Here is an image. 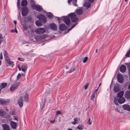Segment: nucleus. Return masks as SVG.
<instances>
[{
  "instance_id": "obj_1",
  "label": "nucleus",
  "mask_w": 130,
  "mask_h": 130,
  "mask_svg": "<svg viewBox=\"0 0 130 130\" xmlns=\"http://www.w3.org/2000/svg\"><path fill=\"white\" fill-rule=\"evenodd\" d=\"M62 20L67 25H69L70 23V18L72 22H76L78 21V18L74 13H71L68 15V16H64L62 17Z\"/></svg>"
},
{
  "instance_id": "obj_2",
  "label": "nucleus",
  "mask_w": 130,
  "mask_h": 130,
  "mask_svg": "<svg viewBox=\"0 0 130 130\" xmlns=\"http://www.w3.org/2000/svg\"><path fill=\"white\" fill-rule=\"evenodd\" d=\"M20 85V83L16 82L12 84L11 86L10 90L11 92H13L15 91Z\"/></svg>"
},
{
  "instance_id": "obj_3",
  "label": "nucleus",
  "mask_w": 130,
  "mask_h": 130,
  "mask_svg": "<svg viewBox=\"0 0 130 130\" xmlns=\"http://www.w3.org/2000/svg\"><path fill=\"white\" fill-rule=\"evenodd\" d=\"M38 18L40 21L42 23H45L46 22V17L45 15L43 14L40 15Z\"/></svg>"
},
{
  "instance_id": "obj_4",
  "label": "nucleus",
  "mask_w": 130,
  "mask_h": 130,
  "mask_svg": "<svg viewBox=\"0 0 130 130\" xmlns=\"http://www.w3.org/2000/svg\"><path fill=\"white\" fill-rule=\"evenodd\" d=\"M22 14L23 16H26L28 12V9L27 7H24L21 8Z\"/></svg>"
},
{
  "instance_id": "obj_5",
  "label": "nucleus",
  "mask_w": 130,
  "mask_h": 130,
  "mask_svg": "<svg viewBox=\"0 0 130 130\" xmlns=\"http://www.w3.org/2000/svg\"><path fill=\"white\" fill-rule=\"evenodd\" d=\"M82 7H78L77 9H76L74 12H76L77 15H80L85 14V13H83V10H82Z\"/></svg>"
},
{
  "instance_id": "obj_6",
  "label": "nucleus",
  "mask_w": 130,
  "mask_h": 130,
  "mask_svg": "<svg viewBox=\"0 0 130 130\" xmlns=\"http://www.w3.org/2000/svg\"><path fill=\"white\" fill-rule=\"evenodd\" d=\"M45 29L43 28H40L36 29L35 31L36 33L38 34H42L45 32Z\"/></svg>"
},
{
  "instance_id": "obj_7",
  "label": "nucleus",
  "mask_w": 130,
  "mask_h": 130,
  "mask_svg": "<svg viewBox=\"0 0 130 130\" xmlns=\"http://www.w3.org/2000/svg\"><path fill=\"white\" fill-rule=\"evenodd\" d=\"M50 28L52 30L54 31L57 30V26L54 23H52L50 24Z\"/></svg>"
},
{
  "instance_id": "obj_8",
  "label": "nucleus",
  "mask_w": 130,
  "mask_h": 130,
  "mask_svg": "<svg viewBox=\"0 0 130 130\" xmlns=\"http://www.w3.org/2000/svg\"><path fill=\"white\" fill-rule=\"evenodd\" d=\"M23 101L22 96H21L17 100L18 103L20 107H22L23 106Z\"/></svg>"
},
{
  "instance_id": "obj_9",
  "label": "nucleus",
  "mask_w": 130,
  "mask_h": 130,
  "mask_svg": "<svg viewBox=\"0 0 130 130\" xmlns=\"http://www.w3.org/2000/svg\"><path fill=\"white\" fill-rule=\"evenodd\" d=\"M123 76L121 74H118L117 75L118 80L121 83H122L123 82Z\"/></svg>"
},
{
  "instance_id": "obj_10",
  "label": "nucleus",
  "mask_w": 130,
  "mask_h": 130,
  "mask_svg": "<svg viewBox=\"0 0 130 130\" xmlns=\"http://www.w3.org/2000/svg\"><path fill=\"white\" fill-rule=\"evenodd\" d=\"M32 7L35 8V9L38 11H41V9H42L41 7L37 6L36 4H32L31 5Z\"/></svg>"
},
{
  "instance_id": "obj_11",
  "label": "nucleus",
  "mask_w": 130,
  "mask_h": 130,
  "mask_svg": "<svg viewBox=\"0 0 130 130\" xmlns=\"http://www.w3.org/2000/svg\"><path fill=\"white\" fill-rule=\"evenodd\" d=\"M67 26L64 24H61L60 25V29L62 31L64 30L67 29Z\"/></svg>"
},
{
  "instance_id": "obj_12",
  "label": "nucleus",
  "mask_w": 130,
  "mask_h": 130,
  "mask_svg": "<svg viewBox=\"0 0 130 130\" xmlns=\"http://www.w3.org/2000/svg\"><path fill=\"white\" fill-rule=\"evenodd\" d=\"M123 108L125 110L130 111V106L127 104L124 105H123Z\"/></svg>"
},
{
  "instance_id": "obj_13",
  "label": "nucleus",
  "mask_w": 130,
  "mask_h": 130,
  "mask_svg": "<svg viewBox=\"0 0 130 130\" xmlns=\"http://www.w3.org/2000/svg\"><path fill=\"white\" fill-rule=\"evenodd\" d=\"M126 67L124 65H122L120 68V71L122 73L125 72L126 70Z\"/></svg>"
},
{
  "instance_id": "obj_14",
  "label": "nucleus",
  "mask_w": 130,
  "mask_h": 130,
  "mask_svg": "<svg viewBox=\"0 0 130 130\" xmlns=\"http://www.w3.org/2000/svg\"><path fill=\"white\" fill-rule=\"evenodd\" d=\"M9 101L8 100L5 101V100L3 99H0V105H2L3 104H8Z\"/></svg>"
},
{
  "instance_id": "obj_15",
  "label": "nucleus",
  "mask_w": 130,
  "mask_h": 130,
  "mask_svg": "<svg viewBox=\"0 0 130 130\" xmlns=\"http://www.w3.org/2000/svg\"><path fill=\"white\" fill-rule=\"evenodd\" d=\"M125 97L127 99L130 98V91L127 90L125 92L124 94Z\"/></svg>"
},
{
  "instance_id": "obj_16",
  "label": "nucleus",
  "mask_w": 130,
  "mask_h": 130,
  "mask_svg": "<svg viewBox=\"0 0 130 130\" xmlns=\"http://www.w3.org/2000/svg\"><path fill=\"white\" fill-rule=\"evenodd\" d=\"M7 83H2L0 84V93L2 90L3 88L6 87L7 86Z\"/></svg>"
},
{
  "instance_id": "obj_17",
  "label": "nucleus",
  "mask_w": 130,
  "mask_h": 130,
  "mask_svg": "<svg viewBox=\"0 0 130 130\" xmlns=\"http://www.w3.org/2000/svg\"><path fill=\"white\" fill-rule=\"evenodd\" d=\"M10 125L11 127L13 129H15L17 128V123L13 121H11Z\"/></svg>"
},
{
  "instance_id": "obj_18",
  "label": "nucleus",
  "mask_w": 130,
  "mask_h": 130,
  "mask_svg": "<svg viewBox=\"0 0 130 130\" xmlns=\"http://www.w3.org/2000/svg\"><path fill=\"white\" fill-rule=\"evenodd\" d=\"M113 90L115 92H118L120 91V89L118 85H115L114 87Z\"/></svg>"
},
{
  "instance_id": "obj_19",
  "label": "nucleus",
  "mask_w": 130,
  "mask_h": 130,
  "mask_svg": "<svg viewBox=\"0 0 130 130\" xmlns=\"http://www.w3.org/2000/svg\"><path fill=\"white\" fill-rule=\"evenodd\" d=\"M23 98L24 101L26 102H27L28 101V94L26 92L25 94L24 95V96L23 97Z\"/></svg>"
},
{
  "instance_id": "obj_20",
  "label": "nucleus",
  "mask_w": 130,
  "mask_h": 130,
  "mask_svg": "<svg viewBox=\"0 0 130 130\" xmlns=\"http://www.w3.org/2000/svg\"><path fill=\"white\" fill-rule=\"evenodd\" d=\"M83 6L84 7H87L86 9L87 10H88V8H89L91 6V4L89 3L85 2Z\"/></svg>"
},
{
  "instance_id": "obj_21",
  "label": "nucleus",
  "mask_w": 130,
  "mask_h": 130,
  "mask_svg": "<svg viewBox=\"0 0 130 130\" xmlns=\"http://www.w3.org/2000/svg\"><path fill=\"white\" fill-rule=\"evenodd\" d=\"M125 101V99L124 98H120L118 99V102L120 104L123 103Z\"/></svg>"
},
{
  "instance_id": "obj_22",
  "label": "nucleus",
  "mask_w": 130,
  "mask_h": 130,
  "mask_svg": "<svg viewBox=\"0 0 130 130\" xmlns=\"http://www.w3.org/2000/svg\"><path fill=\"white\" fill-rule=\"evenodd\" d=\"M4 130H10L8 125L7 124H4L2 125Z\"/></svg>"
},
{
  "instance_id": "obj_23",
  "label": "nucleus",
  "mask_w": 130,
  "mask_h": 130,
  "mask_svg": "<svg viewBox=\"0 0 130 130\" xmlns=\"http://www.w3.org/2000/svg\"><path fill=\"white\" fill-rule=\"evenodd\" d=\"M22 71L25 72L26 71L27 69V66L25 64H24L22 66Z\"/></svg>"
},
{
  "instance_id": "obj_24",
  "label": "nucleus",
  "mask_w": 130,
  "mask_h": 130,
  "mask_svg": "<svg viewBox=\"0 0 130 130\" xmlns=\"http://www.w3.org/2000/svg\"><path fill=\"white\" fill-rule=\"evenodd\" d=\"M27 2L26 0H22L21 2V5L22 6H25L27 5Z\"/></svg>"
},
{
  "instance_id": "obj_25",
  "label": "nucleus",
  "mask_w": 130,
  "mask_h": 130,
  "mask_svg": "<svg viewBox=\"0 0 130 130\" xmlns=\"http://www.w3.org/2000/svg\"><path fill=\"white\" fill-rule=\"evenodd\" d=\"M46 37L44 35H43L41 36H37L35 37V39L36 40H39L40 38H43Z\"/></svg>"
},
{
  "instance_id": "obj_26",
  "label": "nucleus",
  "mask_w": 130,
  "mask_h": 130,
  "mask_svg": "<svg viewBox=\"0 0 130 130\" xmlns=\"http://www.w3.org/2000/svg\"><path fill=\"white\" fill-rule=\"evenodd\" d=\"M124 93V92L122 91L119 92L117 94V96L120 98H121L123 95Z\"/></svg>"
},
{
  "instance_id": "obj_27",
  "label": "nucleus",
  "mask_w": 130,
  "mask_h": 130,
  "mask_svg": "<svg viewBox=\"0 0 130 130\" xmlns=\"http://www.w3.org/2000/svg\"><path fill=\"white\" fill-rule=\"evenodd\" d=\"M46 14L48 17L50 19H52L53 17V14L50 12L47 13Z\"/></svg>"
},
{
  "instance_id": "obj_28",
  "label": "nucleus",
  "mask_w": 130,
  "mask_h": 130,
  "mask_svg": "<svg viewBox=\"0 0 130 130\" xmlns=\"http://www.w3.org/2000/svg\"><path fill=\"white\" fill-rule=\"evenodd\" d=\"M14 73H13L10 78L11 81L14 82L16 80L15 77L13 76Z\"/></svg>"
},
{
  "instance_id": "obj_29",
  "label": "nucleus",
  "mask_w": 130,
  "mask_h": 130,
  "mask_svg": "<svg viewBox=\"0 0 130 130\" xmlns=\"http://www.w3.org/2000/svg\"><path fill=\"white\" fill-rule=\"evenodd\" d=\"M77 0H72V4L74 6L78 7V5L77 4Z\"/></svg>"
},
{
  "instance_id": "obj_30",
  "label": "nucleus",
  "mask_w": 130,
  "mask_h": 130,
  "mask_svg": "<svg viewBox=\"0 0 130 130\" xmlns=\"http://www.w3.org/2000/svg\"><path fill=\"white\" fill-rule=\"evenodd\" d=\"M75 66L73 65L72 68L70 70V71L68 72V73H71V72L74 71L75 70Z\"/></svg>"
},
{
  "instance_id": "obj_31",
  "label": "nucleus",
  "mask_w": 130,
  "mask_h": 130,
  "mask_svg": "<svg viewBox=\"0 0 130 130\" xmlns=\"http://www.w3.org/2000/svg\"><path fill=\"white\" fill-rule=\"evenodd\" d=\"M78 118H75L74 119V121L72 123L74 125H75L77 124L78 121Z\"/></svg>"
},
{
  "instance_id": "obj_32",
  "label": "nucleus",
  "mask_w": 130,
  "mask_h": 130,
  "mask_svg": "<svg viewBox=\"0 0 130 130\" xmlns=\"http://www.w3.org/2000/svg\"><path fill=\"white\" fill-rule=\"evenodd\" d=\"M9 65L11 66L12 67H13L14 66L13 62V61H11L10 60L7 62Z\"/></svg>"
},
{
  "instance_id": "obj_33",
  "label": "nucleus",
  "mask_w": 130,
  "mask_h": 130,
  "mask_svg": "<svg viewBox=\"0 0 130 130\" xmlns=\"http://www.w3.org/2000/svg\"><path fill=\"white\" fill-rule=\"evenodd\" d=\"M35 23L36 25L38 26H40L42 25L41 23L39 21H36Z\"/></svg>"
},
{
  "instance_id": "obj_34",
  "label": "nucleus",
  "mask_w": 130,
  "mask_h": 130,
  "mask_svg": "<svg viewBox=\"0 0 130 130\" xmlns=\"http://www.w3.org/2000/svg\"><path fill=\"white\" fill-rule=\"evenodd\" d=\"M114 103L115 104H116V105H118V99L116 97L115 98Z\"/></svg>"
},
{
  "instance_id": "obj_35",
  "label": "nucleus",
  "mask_w": 130,
  "mask_h": 130,
  "mask_svg": "<svg viewBox=\"0 0 130 130\" xmlns=\"http://www.w3.org/2000/svg\"><path fill=\"white\" fill-rule=\"evenodd\" d=\"M83 125H79L77 127V128L79 130H81L83 128Z\"/></svg>"
},
{
  "instance_id": "obj_36",
  "label": "nucleus",
  "mask_w": 130,
  "mask_h": 130,
  "mask_svg": "<svg viewBox=\"0 0 130 130\" xmlns=\"http://www.w3.org/2000/svg\"><path fill=\"white\" fill-rule=\"evenodd\" d=\"M4 57L5 60L7 63L9 61H10V59L9 57H8V56Z\"/></svg>"
},
{
  "instance_id": "obj_37",
  "label": "nucleus",
  "mask_w": 130,
  "mask_h": 130,
  "mask_svg": "<svg viewBox=\"0 0 130 130\" xmlns=\"http://www.w3.org/2000/svg\"><path fill=\"white\" fill-rule=\"evenodd\" d=\"M55 114L56 115H58L59 114H60L61 115H62V114L61 113V112L59 110L57 111L56 112V114Z\"/></svg>"
},
{
  "instance_id": "obj_38",
  "label": "nucleus",
  "mask_w": 130,
  "mask_h": 130,
  "mask_svg": "<svg viewBox=\"0 0 130 130\" xmlns=\"http://www.w3.org/2000/svg\"><path fill=\"white\" fill-rule=\"evenodd\" d=\"M4 111L2 109H0V116H3L4 115L3 112Z\"/></svg>"
},
{
  "instance_id": "obj_39",
  "label": "nucleus",
  "mask_w": 130,
  "mask_h": 130,
  "mask_svg": "<svg viewBox=\"0 0 130 130\" xmlns=\"http://www.w3.org/2000/svg\"><path fill=\"white\" fill-rule=\"evenodd\" d=\"M88 59V57H85L83 60V62L84 63H85L86 62Z\"/></svg>"
},
{
  "instance_id": "obj_40",
  "label": "nucleus",
  "mask_w": 130,
  "mask_h": 130,
  "mask_svg": "<svg viewBox=\"0 0 130 130\" xmlns=\"http://www.w3.org/2000/svg\"><path fill=\"white\" fill-rule=\"evenodd\" d=\"M4 57H6L8 56V55L7 53L4 50Z\"/></svg>"
},
{
  "instance_id": "obj_41",
  "label": "nucleus",
  "mask_w": 130,
  "mask_h": 130,
  "mask_svg": "<svg viewBox=\"0 0 130 130\" xmlns=\"http://www.w3.org/2000/svg\"><path fill=\"white\" fill-rule=\"evenodd\" d=\"M20 0H17V6L19 9L20 8Z\"/></svg>"
},
{
  "instance_id": "obj_42",
  "label": "nucleus",
  "mask_w": 130,
  "mask_h": 130,
  "mask_svg": "<svg viewBox=\"0 0 130 130\" xmlns=\"http://www.w3.org/2000/svg\"><path fill=\"white\" fill-rule=\"evenodd\" d=\"M21 74L20 73H19L17 76V79H19L21 78Z\"/></svg>"
},
{
  "instance_id": "obj_43",
  "label": "nucleus",
  "mask_w": 130,
  "mask_h": 130,
  "mask_svg": "<svg viewBox=\"0 0 130 130\" xmlns=\"http://www.w3.org/2000/svg\"><path fill=\"white\" fill-rule=\"evenodd\" d=\"M18 59L20 61L23 62V61L24 60V59L23 58H18Z\"/></svg>"
},
{
  "instance_id": "obj_44",
  "label": "nucleus",
  "mask_w": 130,
  "mask_h": 130,
  "mask_svg": "<svg viewBox=\"0 0 130 130\" xmlns=\"http://www.w3.org/2000/svg\"><path fill=\"white\" fill-rule=\"evenodd\" d=\"M95 98V94H92L91 96V100H92Z\"/></svg>"
},
{
  "instance_id": "obj_45",
  "label": "nucleus",
  "mask_w": 130,
  "mask_h": 130,
  "mask_svg": "<svg viewBox=\"0 0 130 130\" xmlns=\"http://www.w3.org/2000/svg\"><path fill=\"white\" fill-rule=\"evenodd\" d=\"M23 28L25 30H27L28 29L26 25H23Z\"/></svg>"
},
{
  "instance_id": "obj_46",
  "label": "nucleus",
  "mask_w": 130,
  "mask_h": 130,
  "mask_svg": "<svg viewBox=\"0 0 130 130\" xmlns=\"http://www.w3.org/2000/svg\"><path fill=\"white\" fill-rule=\"evenodd\" d=\"M98 89V88H97V89L95 90L93 92L92 94H95L96 93V92Z\"/></svg>"
},
{
  "instance_id": "obj_47",
  "label": "nucleus",
  "mask_w": 130,
  "mask_h": 130,
  "mask_svg": "<svg viewBox=\"0 0 130 130\" xmlns=\"http://www.w3.org/2000/svg\"><path fill=\"white\" fill-rule=\"evenodd\" d=\"M15 112L14 110H12L10 112V114L11 115H14V114Z\"/></svg>"
},
{
  "instance_id": "obj_48",
  "label": "nucleus",
  "mask_w": 130,
  "mask_h": 130,
  "mask_svg": "<svg viewBox=\"0 0 130 130\" xmlns=\"http://www.w3.org/2000/svg\"><path fill=\"white\" fill-rule=\"evenodd\" d=\"M15 31L14 29H12L11 30V31L12 32H16L17 33V30L16 29H15Z\"/></svg>"
},
{
  "instance_id": "obj_49",
  "label": "nucleus",
  "mask_w": 130,
  "mask_h": 130,
  "mask_svg": "<svg viewBox=\"0 0 130 130\" xmlns=\"http://www.w3.org/2000/svg\"><path fill=\"white\" fill-rule=\"evenodd\" d=\"M88 86V84H87L84 86V88L85 89H87Z\"/></svg>"
},
{
  "instance_id": "obj_50",
  "label": "nucleus",
  "mask_w": 130,
  "mask_h": 130,
  "mask_svg": "<svg viewBox=\"0 0 130 130\" xmlns=\"http://www.w3.org/2000/svg\"><path fill=\"white\" fill-rule=\"evenodd\" d=\"M90 119L89 118L88 121V123L89 125H91V123L90 122Z\"/></svg>"
},
{
  "instance_id": "obj_51",
  "label": "nucleus",
  "mask_w": 130,
  "mask_h": 130,
  "mask_svg": "<svg viewBox=\"0 0 130 130\" xmlns=\"http://www.w3.org/2000/svg\"><path fill=\"white\" fill-rule=\"evenodd\" d=\"M3 59L2 53H1L0 54V59Z\"/></svg>"
},
{
  "instance_id": "obj_52",
  "label": "nucleus",
  "mask_w": 130,
  "mask_h": 130,
  "mask_svg": "<svg viewBox=\"0 0 130 130\" xmlns=\"http://www.w3.org/2000/svg\"><path fill=\"white\" fill-rule=\"evenodd\" d=\"M73 28L72 27H71V28H70L68 29V31L66 32H65V34H66L67 33V32H68L70 30L72 29Z\"/></svg>"
},
{
  "instance_id": "obj_53",
  "label": "nucleus",
  "mask_w": 130,
  "mask_h": 130,
  "mask_svg": "<svg viewBox=\"0 0 130 130\" xmlns=\"http://www.w3.org/2000/svg\"><path fill=\"white\" fill-rule=\"evenodd\" d=\"M32 19L31 18L28 17L27 18V20L28 21H31L32 20Z\"/></svg>"
},
{
  "instance_id": "obj_54",
  "label": "nucleus",
  "mask_w": 130,
  "mask_h": 130,
  "mask_svg": "<svg viewBox=\"0 0 130 130\" xmlns=\"http://www.w3.org/2000/svg\"><path fill=\"white\" fill-rule=\"evenodd\" d=\"M13 119L14 120H18V119L17 118H16L15 116H13Z\"/></svg>"
},
{
  "instance_id": "obj_55",
  "label": "nucleus",
  "mask_w": 130,
  "mask_h": 130,
  "mask_svg": "<svg viewBox=\"0 0 130 130\" xmlns=\"http://www.w3.org/2000/svg\"><path fill=\"white\" fill-rule=\"evenodd\" d=\"M78 24V23H76L73 24V25L72 26V27L73 28L76 25Z\"/></svg>"
},
{
  "instance_id": "obj_56",
  "label": "nucleus",
  "mask_w": 130,
  "mask_h": 130,
  "mask_svg": "<svg viewBox=\"0 0 130 130\" xmlns=\"http://www.w3.org/2000/svg\"><path fill=\"white\" fill-rule=\"evenodd\" d=\"M55 18H57V20L59 22L61 20V19L59 17H55Z\"/></svg>"
},
{
  "instance_id": "obj_57",
  "label": "nucleus",
  "mask_w": 130,
  "mask_h": 130,
  "mask_svg": "<svg viewBox=\"0 0 130 130\" xmlns=\"http://www.w3.org/2000/svg\"><path fill=\"white\" fill-rule=\"evenodd\" d=\"M72 0H68V4H70V3L71 1H72Z\"/></svg>"
},
{
  "instance_id": "obj_58",
  "label": "nucleus",
  "mask_w": 130,
  "mask_h": 130,
  "mask_svg": "<svg viewBox=\"0 0 130 130\" xmlns=\"http://www.w3.org/2000/svg\"><path fill=\"white\" fill-rule=\"evenodd\" d=\"M18 67L19 68V71H21V68L20 67V66L19 65H18Z\"/></svg>"
},
{
  "instance_id": "obj_59",
  "label": "nucleus",
  "mask_w": 130,
  "mask_h": 130,
  "mask_svg": "<svg viewBox=\"0 0 130 130\" xmlns=\"http://www.w3.org/2000/svg\"><path fill=\"white\" fill-rule=\"evenodd\" d=\"M88 1L90 2L91 3H92L94 0H88Z\"/></svg>"
},
{
  "instance_id": "obj_60",
  "label": "nucleus",
  "mask_w": 130,
  "mask_h": 130,
  "mask_svg": "<svg viewBox=\"0 0 130 130\" xmlns=\"http://www.w3.org/2000/svg\"><path fill=\"white\" fill-rule=\"evenodd\" d=\"M29 52L27 53H25V55H28L29 54Z\"/></svg>"
},
{
  "instance_id": "obj_61",
  "label": "nucleus",
  "mask_w": 130,
  "mask_h": 130,
  "mask_svg": "<svg viewBox=\"0 0 130 130\" xmlns=\"http://www.w3.org/2000/svg\"><path fill=\"white\" fill-rule=\"evenodd\" d=\"M55 121V120H54L53 121H51V123H54Z\"/></svg>"
},
{
  "instance_id": "obj_62",
  "label": "nucleus",
  "mask_w": 130,
  "mask_h": 130,
  "mask_svg": "<svg viewBox=\"0 0 130 130\" xmlns=\"http://www.w3.org/2000/svg\"><path fill=\"white\" fill-rule=\"evenodd\" d=\"M30 30V31L31 32H34V29H31V30Z\"/></svg>"
},
{
  "instance_id": "obj_63",
  "label": "nucleus",
  "mask_w": 130,
  "mask_h": 130,
  "mask_svg": "<svg viewBox=\"0 0 130 130\" xmlns=\"http://www.w3.org/2000/svg\"><path fill=\"white\" fill-rule=\"evenodd\" d=\"M57 115H56V114H55V116L54 117V118L55 119H56L57 118Z\"/></svg>"
},
{
  "instance_id": "obj_64",
  "label": "nucleus",
  "mask_w": 130,
  "mask_h": 130,
  "mask_svg": "<svg viewBox=\"0 0 130 130\" xmlns=\"http://www.w3.org/2000/svg\"><path fill=\"white\" fill-rule=\"evenodd\" d=\"M13 22L15 24H15L17 23V21L15 20H14V21Z\"/></svg>"
}]
</instances>
